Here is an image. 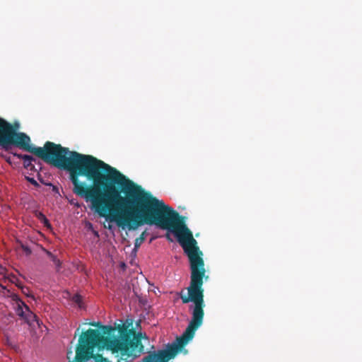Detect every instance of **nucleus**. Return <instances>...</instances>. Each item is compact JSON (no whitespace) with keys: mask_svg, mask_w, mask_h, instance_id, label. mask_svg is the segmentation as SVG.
I'll list each match as a JSON object with an SVG mask.
<instances>
[{"mask_svg":"<svg viewBox=\"0 0 362 362\" xmlns=\"http://www.w3.org/2000/svg\"><path fill=\"white\" fill-rule=\"evenodd\" d=\"M28 135L14 132L0 117V146H13L31 153L46 163L69 173L73 192L86 202L102 217H107L122 229L135 230L149 225V192L115 168L91 155L71 151L51 141L43 147L31 144Z\"/></svg>","mask_w":362,"mask_h":362,"instance_id":"nucleus-1","label":"nucleus"},{"mask_svg":"<svg viewBox=\"0 0 362 362\" xmlns=\"http://www.w3.org/2000/svg\"><path fill=\"white\" fill-rule=\"evenodd\" d=\"M100 328L88 329L83 332L76 349L75 362H86L93 358L95 362H110L102 354H94V349H106L117 358V362H133L145 353L142 339L146 334L136 332L129 325L119 324L117 326L102 325L100 322L90 323Z\"/></svg>","mask_w":362,"mask_h":362,"instance_id":"nucleus-2","label":"nucleus"},{"mask_svg":"<svg viewBox=\"0 0 362 362\" xmlns=\"http://www.w3.org/2000/svg\"><path fill=\"white\" fill-rule=\"evenodd\" d=\"M13 302V308L16 313L21 319L27 322H30L36 317V315L30 310L29 307L19 298L17 294L11 296Z\"/></svg>","mask_w":362,"mask_h":362,"instance_id":"nucleus-3","label":"nucleus"},{"mask_svg":"<svg viewBox=\"0 0 362 362\" xmlns=\"http://www.w3.org/2000/svg\"><path fill=\"white\" fill-rule=\"evenodd\" d=\"M13 155L23 160V166L25 168L33 171H37L35 165L32 163L33 161L36 160L35 158L29 155H23L18 153H13Z\"/></svg>","mask_w":362,"mask_h":362,"instance_id":"nucleus-4","label":"nucleus"},{"mask_svg":"<svg viewBox=\"0 0 362 362\" xmlns=\"http://www.w3.org/2000/svg\"><path fill=\"white\" fill-rule=\"evenodd\" d=\"M35 216L47 228H51V224L47 217L40 211H34Z\"/></svg>","mask_w":362,"mask_h":362,"instance_id":"nucleus-5","label":"nucleus"},{"mask_svg":"<svg viewBox=\"0 0 362 362\" xmlns=\"http://www.w3.org/2000/svg\"><path fill=\"white\" fill-rule=\"evenodd\" d=\"M46 252V254L47 255V256L50 258V259L53 262V263L55 264L56 266V268L57 270L59 269V268L61 267V261L57 258V257L53 255L51 252L48 251V250H45Z\"/></svg>","mask_w":362,"mask_h":362,"instance_id":"nucleus-6","label":"nucleus"},{"mask_svg":"<svg viewBox=\"0 0 362 362\" xmlns=\"http://www.w3.org/2000/svg\"><path fill=\"white\" fill-rule=\"evenodd\" d=\"M146 231H144L134 241V249L137 250L146 239Z\"/></svg>","mask_w":362,"mask_h":362,"instance_id":"nucleus-7","label":"nucleus"},{"mask_svg":"<svg viewBox=\"0 0 362 362\" xmlns=\"http://www.w3.org/2000/svg\"><path fill=\"white\" fill-rule=\"evenodd\" d=\"M71 301L76 304L78 308L83 307L82 297L79 294H75L71 297Z\"/></svg>","mask_w":362,"mask_h":362,"instance_id":"nucleus-8","label":"nucleus"},{"mask_svg":"<svg viewBox=\"0 0 362 362\" xmlns=\"http://www.w3.org/2000/svg\"><path fill=\"white\" fill-rule=\"evenodd\" d=\"M2 121L6 124L11 126V129L14 132H20L18 130L20 129V124L18 122H14L13 123H10L6 121L5 119L2 118Z\"/></svg>","mask_w":362,"mask_h":362,"instance_id":"nucleus-9","label":"nucleus"},{"mask_svg":"<svg viewBox=\"0 0 362 362\" xmlns=\"http://www.w3.org/2000/svg\"><path fill=\"white\" fill-rule=\"evenodd\" d=\"M27 180L29 182H30L32 185H33L35 187H38L39 184L34 178L28 177Z\"/></svg>","mask_w":362,"mask_h":362,"instance_id":"nucleus-10","label":"nucleus"},{"mask_svg":"<svg viewBox=\"0 0 362 362\" xmlns=\"http://www.w3.org/2000/svg\"><path fill=\"white\" fill-rule=\"evenodd\" d=\"M4 292L9 293V290H8L5 286L0 284V294L2 295Z\"/></svg>","mask_w":362,"mask_h":362,"instance_id":"nucleus-11","label":"nucleus"},{"mask_svg":"<svg viewBox=\"0 0 362 362\" xmlns=\"http://www.w3.org/2000/svg\"><path fill=\"white\" fill-rule=\"evenodd\" d=\"M14 293H11L10 291H9V293H7V292H4L2 293V296H4V297H7V298H10L11 299V296L12 295H13Z\"/></svg>","mask_w":362,"mask_h":362,"instance_id":"nucleus-12","label":"nucleus"},{"mask_svg":"<svg viewBox=\"0 0 362 362\" xmlns=\"http://www.w3.org/2000/svg\"><path fill=\"white\" fill-rule=\"evenodd\" d=\"M16 286H17L18 287L21 288L23 291V289L25 288L24 287H23V286H22L21 284V283H19V282H16Z\"/></svg>","mask_w":362,"mask_h":362,"instance_id":"nucleus-13","label":"nucleus"},{"mask_svg":"<svg viewBox=\"0 0 362 362\" xmlns=\"http://www.w3.org/2000/svg\"><path fill=\"white\" fill-rule=\"evenodd\" d=\"M4 158H5V160H6L8 163H11V157H10V156H8V157H7V156H5V157H4Z\"/></svg>","mask_w":362,"mask_h":362,"instance_id":"nucleus-14","label":"nucleus"}]
</instances>
